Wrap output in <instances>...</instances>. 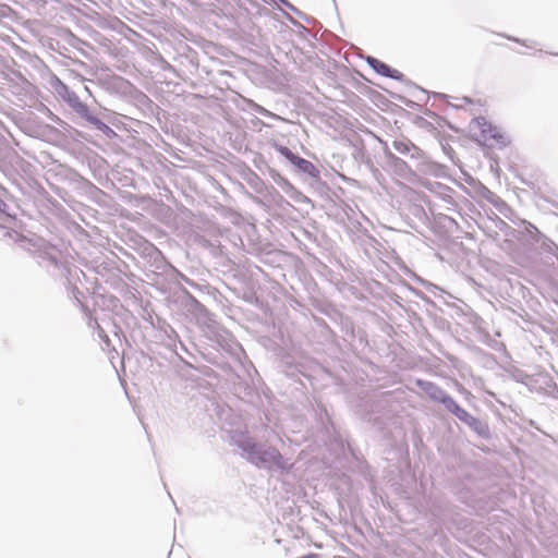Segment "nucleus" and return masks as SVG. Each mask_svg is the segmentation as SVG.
<instances>
[{"instance_id":"nucleus-1","label":"nucleus","mask_w":558,"mask_h":558,"mask_svg":"<svg viewBox=\"0 0 558 558\" xmlns=\"http://www.w3.org/2000/svg\"><path fill=\"white\" fill-rule=\"evenodd\" d=\"M281 459L280 453L277 449L270 448L268 450H259V449H253L251 452V460L255 464H266V463H279Z\"/></svg>"},{"instance_id":"nucleus-2","label":"nucleus","mask_w":558,"mask_h":558,"mask_svg":"<svg viewBox=\"0 0 558 558\" xmlns=\"http://www.w3.org/2000/svg\"><path fill=\"white\" fill-rule=\"evenodd\" d=\"M441 402L446 404L448 410L452 412L459 420L462 422L473 425L476 422V418L473 417L468 411L461 408L451 397L445 396L441 398Z\"/></svg>"},{"instance_id":"nucleus-3","label":"nucleus","mask_w":558,"mask_h":558,"mask_svg":"<svg viewBox=\"0 0 558 558\" xmlns=\"http://www.w3.org/2000/svg\"><path fill=\"white\" fill-rule=\"evenodd\" d=\"M369 63L379 74L387 75V76L390 75L389 74L390 68L386 63L380 62L376 59H373L372 61H369Z\"/></svg>"},{"instance_id":"nucleus-4","label":"nucleus","mask_w":558,"mask_h":558,"mask_svg":"<svg viewBox=\"0 0 558 558\" xmlns=\"http://www.w3.org/2000/svg\"><path fill=\"white\" fill-rule=\"evenodd\" d=\"M279 151L287 158L289 159L290 161H292L293 163H296V162H307L306 160L302 159V158H299L298 156H295L289 148L287 147H281L279 149Z\"/></svg>"}]
</instances>
